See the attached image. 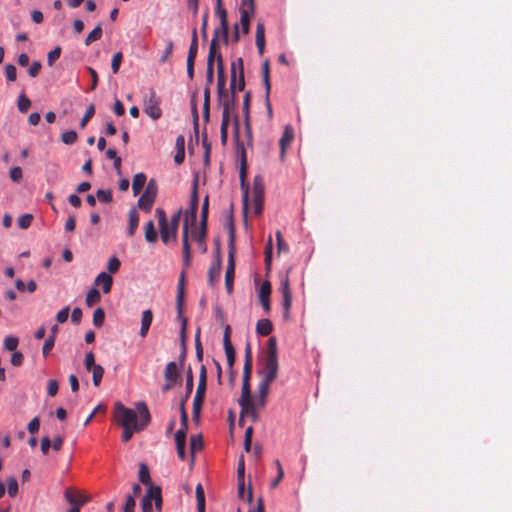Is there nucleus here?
Returning <instances> with one entry per match:
<instances>
[{"instance_id": "1", "label": "nucleus", "mask_w": 512, "mask_h": 512, "mask_svg": "<svg viewBox=\"0 0 512 512\" xmlns=\"http://www.w3.org/2000/svg\"><path fill=\"white\" fill-rule=\"evenodd\" d=\"M114 420L123 428L122 440L128 442L134 433L143 431L151 421V415L145 402L135 404V409L127 408L121 402L114 404Z\"/></svg>"}, {"instance_id": "2", "label": "nucleus", "mask_w": 512, "mask_h": 512, "mask_svg": "<svg viewBox=\"0 0 512 512\" xmlns=\"http://www.w3.org/2000/svg\"><path fill=\"white\" fill-rule=\"evenodd\" d=\"M197 211H198V196H197V183H194L193 191L190 198V206L189 209L186 211L185 214V222L183 227V234H182V252H183V264L184 267L187 268L190 266L191 262V252H190V245H189V223L192 225L196 222L197 217Z\"/></svg>"}, {"instance_id": "3", "label": "nucleus", "mask_w": 512, "mask_h": 512, "mask_svg": "<svg viewBox=\"0 0 512 512\" xmlns=\"http://www.w3.org/2000/svg\"><path fill=\"white\" fill-rule=\"evenodd\" d=\"M278 367L276 339L271 337L268 340L267 355L261 371L262 379L258 386L269 388L270 384L277 378Z\"/></svg>"}, {"instance_id": "4", "label": "nucleus", "mask_w": 512, "mask_h": 512, "mask_svg": "<svg viewBox=\"0 0 512 512\" xmlns=\"http://www.w3.org/2000/svg\"><path fill=\"white\" fill-rule=\"evenodd\" d=\"M250 377L251 371H243L242 391L238 403L241 407L240 421H242L244 415H248L251 420L255 422L258 420L259 416L256 414L254 400L251 397Z\"/></svg>"}, {"instance_id": "5", "label": "nucleus", "mask_w": 512, "mask_h": 512, "mask_svg": "<svg viewBox=\"0 0 512 512\" xmlns=\"http://www.w3.org/2000/svg\"><path fill=\"white\" fill-rule=\"evenodd\" d=\"M143 512H160L162 509L161 488L156 485H150L147 493L142 499Z\"/></svg>"}, {"instance_id": "6", "label": "nucleus", "mask_w": 512, "mask_h": 512, "mask_svg": "<svg viewBox=\"0 0 512 512\" xmlns=\"http://www.w3.org/2000/svg\"><path fill=\"white\" fill-rule=\"evenodd\" d=\"M235 231L234 227L231 224L229 231V255H228V264L225 272V287L229 294L233 291V281L235 275V263H234V252H235Z\"/></svg>"}, {"instance_id": "7", "label": "nucleus", "mask_w": 512, "mask_h": 512, "mask_svg": "<svg viewBox=\"0 0 512 512\" xmlns=\"http://www.w3.org/2000/svg\"><path fill=\"white\" fill-rule=\"evenodd\" d=\"M245 87L244 80V63L241 57L235 59L231 63V83L230 89L232 91L233 96L235 95V90L242 91Z\"/></svg>"}, {"instance_id": "8", "label": "nucleus", "mask_w": 512, "mask_h": 512, "mask_svg": "<svg viewBox=\"0 0 512 512\" xmlns=\"http://www.w3.org/2000/svg\"><path fill=\"white\" fill-rule=\"evenodd\" d=\"M158 192V186L154 179H150L147 183L144 193L138 199L137 205L138 208L145 212H150L154 205L156 196Z\"/></svg>"}, {"instance_id": "9", "label": "nucleus", "mask_w": 512, "mask_h": 512, "mask_svg": "<svg viewBox=\"0 0 512 512\" xmlns=\"http://www.w3.org/2000/svg\"><path fill=\"white\" fill-rule=\"evenodd\" d=\"M215 1H216L215 14L219 18V21H220V26L217 28L218 36L221 34L225 44H228L229 26H228V20H227V11H226V9L223 8L222 0H215Z\"/></svg>"}, {"instance_id": "10", "label": "nucleus", "mask_w": 512, "mask_h": 512, "mask_svg": "<svg viewBox=\"0 0 512 512\" xmlns=\"http://www.w3.org/2000/svg\"><path fill=\"white\" fill-rule=\"evenodd\" d=\"M184 281H185V271H182L178 280L177 285V297H176V308L178 312V316L182 319V336H184L185 327L187 320L182 317L183 313V301H184Z\"/></svg>"}, {"instance_id": "11", "label": "nucleus", "mask_w": 512, "mask_h": 512, "mask_svg": "<svg viewBox=\"0 0 512 512\" xmlns=\"http://www.w3.org/2000/svg\"><path fill=\"white\" fill-rule=\"evenodd\" d=\"M155 214L159 223L161 239L163 243L168 244L170 241H173V239L171 236L170 226H168L166 213L162 208H157Z\"/></svg>"}, {"instance_id": "12", "label": "nucleus", "mask_w": 512, "mask_h": 512, "mask_svg": "<svg viewBox=\"0 0 512 512\" xmlns=\"http://www.w3.org/2000/svg\"><path fill=\"white\" fill-rule=\"evenodd\" d=\"M144 111L153 120H157L161 117L162 110L160 108V102L156 97L155 92L152 91L150 93V97L145 101Z\"/></svg>"}, {"instance_id": "13", "label": "nucleus", "mask_w": 512, "mask_h": 512, "mask_svg": "<svg viewBox=\"0 0 512 512\" xmlns=\"http://www.w3.org/2000/svg\"><path fill=\"white\" fill-rule=\"evenodd\" d=\"M280 291L282 293V306H283V315L285 318L289 317V312L292 304V294L290 291L289 278L288 275L281 281Z\"/></svg>"}, {"instance_id": "14", "label": "nucleus", "mask_w": 512, "mask_h": 512, "mask_svg": "<svg viewBox=\"0 0 512 512\" xmlns=\"http://www.w3.org/2000/svg\"><path fill=\"white\" fill-rule=\"evenodd\" d=\"M65 499L72 507L78 508L83 506L88 501V498L84 496L81 492L75 491L71 488L66 489Z\"/></svg>"}, {"instance_id": "15", "label": "nucleus", "mask_w": 512, "mask_h": 512, "mask_svg": "<svg viewBox=\"0 0 512 512\" xmlns=\"http://www.w3.org/2000/svg\"><path fill=\"white\" fill-rule=\"evenodd\" d=\"M140 221L139 213L136 208H131L128 212L127 236L133 237L136 233Z\"/></svg>"}, {"instance_id": "16", "label": "nucleus", "mask_w": 512, "mask_h": 512, "mask_svg": "<svg viewBox=\"0 0 512 512\" xmlns=\"http://www.w3.org/2000/svg\"><path fill=\"white\" fill-rule=\"evenodd\" d=\"M229 110L230 105L228 102H226L223 106L222 121L220 126L221 141L223 144L226 143L228 137Z\"/></svg>"}, {"instance_id": "17", "label": "nucleus", "mask_w": 512, "mask_h": 512, "mask_svg": "<svg viewBox=\"0 0 512 512\" xmlns=\"http://www.w3.org/2000/svg\"><path fill=\"white\" fill-rule=\"evenodd\" d=\"M94 283L97 286H102L103 293L108 294L111 291L112 284H113V279H112V277L108 273L101 272L96 277Z\"/></svg>"}, {"instance_id": "18", "label": "nucleus", "mask_w": 512, "mask_h": 512, "mask_svg": "<svg viewBox=\"0 0 512 512\" xmlns=\"http://www.w3.org/2000/svg\"><path fill=\"white\" fill-rule=\"evenodd\" d=\"M153 321V313L150 309L144 310L142 312V318H141V327L139 334L142 338H145L147 336V333L149 331V328Z\"/></svg>"}, {"instance_id": "19", "label": "nucleus", "mask_w": 512, "mask_h": 512, "mask_svg": "<svg viewBox=\"0 0 512 512\" xmlns=\"http://www.w3.org/2000/svg\"><path fill=\"white\" fill-rule=\"evenodd\" d=\"M255 40L259 55H263L265 49V27L262 22L257 24Z\"/></svg>"}, {"instance_id": "20", "label": "nucleus", "mask_w": 512, "mask_h": 512, "mask_svg": "<svg viewBox=\"0 0 512 512\" xmlns=\"http://www.w3.org/2000/svg\"><path fill=\"white\" fill-rule=\"evenodd\" d=\"M221 275V258L218 253L216 261L210 266L208 270L209 284L214 285V282L219 279Z\"/></svg>"}, {"instance_id": "21", "label": "nucleus", "mask_w": 512, "mask_h": 512, "mask_svg": "<svg viewBox=\"0 0 512 512\" xmlns=\"http://www.w3.org/2000/svg\"><path fill=\"white\" fill-rule=\"evenodd\" d=\"M293 137H294V133H293L292 128L287 126L279 140V145L281 148V153H280L281 159L284 158L285 152H286V146L291 143V141L293 140Z\"/></svg>"}, {"instance_id": "22", "label": "nucleus", "mask_w": 512, "mask_h": 512, "mask_svg": "<svg viewBox=\"0 0 512 512\" xmlns=\"http://www.w3.org/2000/svg\"><path fill=\"white\" fill-rule=\"evenodd\" d=\"M164 378L166 382H176L179 379V372H178V366L176 362L171 361L166 365L165 371H164Z\"/></svg>"}, {"instance_id": "23", "label": "nucleus", "mask_w": 512, "mask_h": 512, "mask_svg": "<svg viewBox=\"0 0 512 512\" xmlns=\"http://www.w3.org/2000/svg\"><path fill=\"white\" fill-rule=\"evenodd\" d=\"M217 87L219 93H222L225 87L224 63L220 54L217 56Z\"/></svg>"}, {"instance_id": "24", "label": "nucleus", "mask_w": 512, "mask_h": 512, "mask_svg": "<svg viewBox=\"0 0 512 512\" xmlns=\"http://www.w3.org/2000/svg\"><path fill=\"white\" fill-rule=\"evenodd\" d=\"M185 442H186V434L183 431H177L175 433V443L178 457L181 460L185 459Z\"/></svg>"}, {"instance_id": "25", "label": "nucleus", "mask_w": 512, "mask_h": 512, "mask_svg": "<svg viewBox=\"0 0 512 512\" xmlns=\"http://www.w3.org/2000/svg\"><path fill=\"white\" fill-rule=\"evenodd\" d=\"M269 394V388L258 386V397L254 401L256 407V414L258 415L259 410H262L266 405V398Z\"/></svg>"}, {"instance_id": "26", "label": "nucleus", "mask_w": 512, "mask_h": 512, "mask_svg": "<svg viewBox=\"0 0 512 512\" xmlns=\"http://www.w3.org/2000/svg\"><path fill=\"white\" fill-rule=\"evenodd\" d=\"M144 233H145V240L148 243H155L158 238V233L155 229L154 222L152 220H149L144 227Z\"/></svg>"}, {"instance_id": "27", "label": "nucleus", "mask_w": 512, "mask_h": 512, "mask_svg": "<svg viewBox=\"0 0 512 512\" xmlns=\"http://www.w3.org/2000/svg\"><path fill=\"white\" fill-rule=\"evenodd\" d=\"M217 40H218V29H215L214 37L211 40L209 54H208V58H207V67H209V68H214V59H215L216 50H217Z\"/></svg>"}, {"instance_id": "28", "label": "nucleus", "mask_w": 512, "mask_h": 512, "mask_svg": "<svg viewBox=\"0 0 512 512\" xmlns=\"http://www.w3.org/2000/svg\"><path fill=\"white\" fill-rule=\"evenodd\" d=\"M147 177L144 173H137L132 181V190L134 195H138L146 184Z\"/></svg>"}, {"instance_id": "29", "label": "nucleus", "mask_w": 512, "mask_h": 512, "mask_svg": "<svg viewBox=\"0 0 512 512\" xmlns=\"http://www.w3.org/2000/svg\"><path fill=\"white\" fill-rule=\"evenodd\" d=\"M273 326L269 319H260L256 324V332L259 335L267 336L272 332Z\"/></svg>"}, {"instance_id": "30", "label": "nucleus", "mask_w": 512, "mask_h": 512, "mask_svg": "<svg viewBox=\"0 0 512 512\" xmlns=\"http://www.w3.org/2000/svg\"><path fill=\"white\" fill-rule=\"evenodd\" d=\"M180 217H181V211H178L171 217L170 221H168V226H170V229H171V236H172L173 242H176V240H177V230H178V225L180 223Z\"/></svg>"}, {"instance_id": "31", "label": "nucleus", "mask_w": 512, "mask_h": 512, "mask_svg": "<svg viewBox=\"0 0 512 512\" xmlns=\"http://www.w3.org/2000/svg\"><path fill=\"white\" fill-rule=\"evenodd\" d=\"M197 51H198V39H197L196 29H194L192 32V39H191V44H190L188 55H187V60L195 61V58L197 56Z\"/></svg>"}, {"instance_id": "32", "label": "nucleus", "mask_w": 512, "mask_h": 512, "mask_svg": "<svg viewBox=\"0 0 512 512\" xmlns=\"http://www.w3.org/2000/svg\"><path fill=\"white\" fill-rule=\"evenodd\" d=\"M263 210V193L261 189L255 187L254 189V212L261 214Z\"/></svg>"}, {"instance_id": "33", "label": "nucleus", "mask_w": 512, "mask_h": 512, "mask_svg": "<svg viewBox=\"0 0 512 512\" xmlns=\"http://www.w3.org/2000/svg\"><path fill=\"white\" fill-rule=\"evenodd\" d=\"M254 13H249L246 11L240 12V24L242 26V31L244 34L249 33L250 29V20L253 17Z\"/></svg>"}, {"instance_id": "34", "label": "nucleus", "mask_w": 512, "mask_h": 512, "mask_svg": "<svg viewBox=\"0 0 512 512\" xmlns=\"http://www.w3.org/2000/svg\"><path fill=\"white\" fill-rule=\"evenodd\" d=\"M102 37V27L98 24L86 37L85 45L89 46L92 42L99 40Z\"/></svg>"}, {"instance_id": "35", "label": "nucleus", "mask_w": 512, "mask_h": 512, "mask_svg": "<svg viewBox=\"0 0 512 512\" xmlns=\"http://www.w3.org/2000/svg\"><path fill=\"white\" fill-rule=\"evenodd\" d=\"M224 350L227 358V364L230 368L233 367L235 363V350L231 342L226 340V345H224Z\"/></svg>"}, {"instance_id": "36", "label": "nucleus", "mask_w": 512, "mask_h": 512, "mask_svg": "<svg viewBox=\"0 0 512 512\" xmlns=\"http://www.w3.org/2000/svg\"><path fill=\"white\" fill-rule=\"evenodd\" d=\"M101 299L100 292L96 288H92L86 295L85 302L87 306L91 307L95 303H98Z\"/></svg>"}, {"instance_id": "37", "label": "nucleus", "mask_w": 512, "mask_h": 512, "mask_svg": "<svg viewBox=\"0 0 512 512\" xmlns=\"http://www.w3.org/2000/svg\"><path fill=\"white\" fill-rule=\"evenodd\" d=\"M208 209H209V199H208V196H206L204 198L202 208H201V226L203 227V233H205V231H206Z\"/></svg>"}, {"instance_id": "38", "label": "nucleus", "mask_w": 512, "mask_h": 512, "mask_svg": "<svg viewBox=\"0 0 512 512\" xmlns=\"http://www.w3.org/2000/svg\"><path fill=\"white\" fill-rule=\"evenodd\" d=\"M17 106L21 113H25L31 106V101L24 93H21L18 97Z\"/></svg>"}, {"instance_id": "39", "label": "nucleus", "mask_w": 512, "mask_h": 512, "mask_svg": "<svg viewBox=\"0 0 512 512\" xmlns=\"http://www.w3.org/2000/svg\"><path fill=\"white\" fill-rule=\"evenodd\" d=\"M92 374H93V384L94 386L98 387L101 383V380L103 378V375H104V369L101 365H97L95 366L92 370Z\"/></svg>"}, {"instance_id": "40", "label": "nucleus", "mask_w": 512, "mask_h": 512, "mask_svg": "<svg viewBox=\"0 0 512 512\" xmlns=\"http://www.w3.org/2000/svg\"><path fill=\"white\" fill-rule=\"evenodd\" d=\"M105 320V312L102 308H97L93 313V324L96 327H101Z\"/></svg>"}, {"instance_id": "41", "label": "nucleus", "mask_w": 512, "mask_h": 512, "mask_svg": "<svg viewBox=\"0 0 512 512\" xmlns=\"http://www.w3.org/2000/svg\"><path fill=\"white\" fill-rule=\"evenodd\" d=\"M243 371H252V352L249 343H247L245 348V362Z\"/></svg>"}, {"instance_id": "42", "label": "nucleus", "mask_w": 512, "mask_h": 512, "mask_svg": "<svg viewBox=\"0 0 512 512\" xmlns=\"http://www.w3.org/2000/svg\"><path fill=\"white\" fill-rule=\"evenodd\" d=\"M32 221H33V216L31 214H24L18 218L17 224H18L19 228L27 229L30 227Z\"/></svg>"}, {"instance_id": "43", "label": "nucleus", "mask_w": 512, "mask_h": 512, "mask_svg": "<svg viewBox=\"0 0 512 512\" xmlns=\"http://www.w3.org/2000/svg\"><path fill=\"white\" fill-rule=\"evenodd\" d=\"M19 344V340L15 336H7L4 340V347L9 351H15Z\"/></svg>"}, {"instance_id": "44", "label": "nucleus", "mask_w": 512, "mask_h": 512, "mask_svg": "<svg viewBox=\"0 0 512 512\" xmlns=\"http://www.w3.org/2000/svg\"><path fill=\"white\" fill-rule=\"evenodd\" d=\"M61 55V47L56 46L53 50H51L47 55V63L49 66H53L54 62L59 59Z\"/></svg>"}, {"instance_id": "45", "label": "nucleus", "mask_w": 512, "mask_h": 512, "mask_svg": "<svg viewBox=\"0 0 512 512\" xmlns=\"http://www.w3.org/2000/svg\"><path fill=\"white\" fill-rule=\"evenodd\" d=\"M94 114H95V106L93 104H91L87 108L83 118L80 121V127L81 128H85L87 123H88V121L94 116Z\"/></svg>"}, {"instance_id": "46", "label": "nucleus", "mask_w": 512, "mask_h": 512, "mask_svg": "<svg viewBox=\"0 0 512 512\" xmlns=\"http://www.w3.org/2000/svg\"><path fill=\"white\" fill-rule=\"evenodd\" d=\"M77 139V133L74 130H69L61 135V140L64 144H73Z\"/></svg>"}, {"instance_id": "47", "label": "nucleus", "mask_w": 512, "mask_h": 512, "mask_svg": "<svg viewBox=\"0 0 512 512\" xmlns=\"http://www.w3.org/2000/svg\"><path fill=\"white\" fill-rule=\"evenodd\" d=\"M122 59H123V55L121 52L115 53L114 56L112 57L111 69L114 74L118 73Z\"/></svg>"}, {"instance_id": "48", "label": "nucleus", "mask_w": 512, "mask_h": 512, "mask_svg": "<svg viewBox=\"0 0 512 512\" xmlns=\"http://www.w3.org/2000/svg\"><path fill=\"white\" fill-rule=\"evenodd\" d=\"M99 201L109 203L112 201V192L110 190L99 189L96 192Z\"/></svg>"}, {"instance_id": "49", "label": "nucleus", "mask_w": 512, "mask_h": 512, "mask_svg": "<svg viewBox=\"0 0 512 512\" xmlns=\"http://www.w3.org/2000/svg\"><path fill=\"white\" fill-rule=\"evenodd\" d=\"M5 75L8 81L14 82L17 79V70L13 64L5 66Z\"/></svg>"}, {"instance_id": "50", "label": "nucleus", "mask_w": 512, "mask_h": 512, "mask_svg": "<svg viewBox=\"0 0 512 512\" xmlns=\"http://www.w3.org/2000/svg\"><path fill=\"white\" fill-rule=\"evenodd\" d=\"M139 480L145 485L150 483L149 470L145 464L140 465Z\"/></svg>"}, {"instance_id": "51", "label": "nucleus", "mask_w": 512, "mask_h": 512, "mask_svg": "<svg viewBox=\"0 0 512 512\" xmlns=\"http://www.w3.org/2000/svg\"><path fill=\"white\" fill-rule=\"evenodd\" d=\"M8 494L11 497H15L18 492V482L15 477H10L7 480Z\"/></svg>"}, {"instance_id": "52", "label": "nucleus", "mask_w": 512, "mask_h": 512, "mask_svg": "<svg viewBox=\"0 0 512 512\" xmlns=\"http://www.w3.org/2000/svg\"><path fill=\"white\" fill-rule=\"evenodd\" d=\"M120 266V260L116 256L111 257L107 263V269L110 273H116Z\"/></svg>"}, {"instance_id": "53", "label": "nucleus", "mask_w": 512, "mask_h": 512, "mask_svg": "<svg viewBox=\"0 0 512 512\" xmlns=\"http://www.w3.org/2000/svg\"><path fill=\"white\" fill-rule=\"evenodd\" d=\"M209 101H210V91L209 88H205L204 90V104H203V116L206 120L209 119Z\"/></svg>"}, {"instance_id": "54", "label": "nucleus", "mask_w": 512, "mask_h": 512, "mask_svg": "<svg viewBox=\"0 0 512 512\" xmlns=\"http://www.w3.org/2000/svg\"><path fill=\"white\" fill-rule=\"evenodd\" d=\"M55 339L54 335H50L44 342V345L42 347V353L44 356H47L52 348L54 347Z\"/></svg>"}, {"instance_id": "55", "label": "nucleus", "mask_w": 512, "mask_h": 512, "mask_svg": "<svg viewBox=\"0 0 512 512\" xmlns=\"http://www.w3.org/2000/svg\"><path fill=\"white\" fill-rule=\"evenodd\" d=\"M275 464H276V467H277L278 474H277V477L275 478V480L271 483V488H276L278 486V484L280 483V481L284 477V471H283V468H282V465H281L280 461L276 460Z\"/></svg>"}, {"instance_id": "56", "label": "nucleus", "mask_w": 512, "mask_h": 512, "mask_svg": "<svg viewBox=\"0 0 512 512\" xmlns=\"http://www.w3.org/2000/svg\"><path fill=\"white\" fill-rule=\"evenodd\" d=\"M191 454H194L195 450L202 449L203 443L201 436H192L190 439Z\"/></svg>"}, {"instance_id": "57", "label": "nucleus", "mask_w": 512, "mask_h": 512, "mask_svg": "<svg viewBox=\"0 0 512 512\" xmlns=\"http://www.w3.org/2000/svg\"><path fill=\"white\" fill-rule=\"evenodd\" d=\"M271 285L269 281H264L259 290V298H270Z\"/></svg>"}, {"instance_id": "58", "label": "nucleus", "mask_w": 512, "mask_h": 512, "mask_svg": "<svg viewBox=\"0 0 512 512\" xmlns=\"http://www.w3.org/2000/svg\"><path fill=\"white\" fill-rule=\"evenodd\" d=\"M84 365H85L86 370H88V371L92 370L95 366L98 365V364H95V357L92 352H88L85 355Z\"/></svg>"}, {"instance_id": "59", "label": "nucleus", "mask_w": 512, "mask_h": 512, "mask_svg": "<svg viewBox=\"0 0 512 512\" xmlns=\"http://www.w3.org/2000/svg\"><path fill=\"white\" fill-rule=\"evenodd\" d=\"M239 10H240V12L246 11L249 13H254V11H255L254 0H241Z\"/></svg>"}, {"instance_id": "60", "label": "nucleus", "mask_w": 512, "mask_h": 512, "mask_svg": "<svg viewBox=\"0 0 512 512\" xmlns=\"http://www.w3.org/2000/svg\"><path fill=\"white\" fill-rule=\"evenodd\" d=\"M196 500L197 507L205 506V494L202 486L200 484L196 487Z\"/></svg>"}, {"instance_id": "61", "label": "nucleus", "mask_w": 512, "mask_h": 512, "mask_svg": "<svg viewBox=\"0 0 512 512\" xmlns=\"http://www.w3.org/2000/svg\"><path fill=\"white\" fill-rule=\"evenodd\" d=\"M58 390H59L58 382L55 379L49 380L48 385H47V393L53 397L57 394Z\"/></svg>"}, {"instance_id": "62", "label": "nucleus", "mask_w": 512, "mask_h": 512, "mask_svg": "<svg viewBox=\"0 0 512 512\" xmlns=\"http://www.w3.org/2000/svg\"><path fill=\"white\" fill-rule=\"evenodd\" d=\"M135 505H136V502H135L134 497L132 495H128L126 497V502H125V505L123 508V512H134Z\"/></svg>"}, {"instance_id": "63", "label": "nucleus", "mask_w": 512, "mask_h": 512, "mask_svg": "<svg viewBox=\"0 0 512 512\" xmlns=\"http://www.w3.org/2000/svg\"><path fill=\"white\" fill-rule=\"evenodd\" d=\"M42 68V64L39 61H33L28 69V73L31 77H36Z\"/></svg>"}, {"instance_id": "64", "label": "nucleus", "mask_w": 512, "mask_h": 512, "mask_svg": "<svg viewBox=\"0 0 512 512\" xmlns=\"http://www.w3.org/2000/svg\"><path fill=\"white\" fill-rule=\"evenodd\" d=\"M9 175L12 181L19 182L23 176L22 169L18 166L13 167L11 168Z\"/></svg>"}]
</instances>
